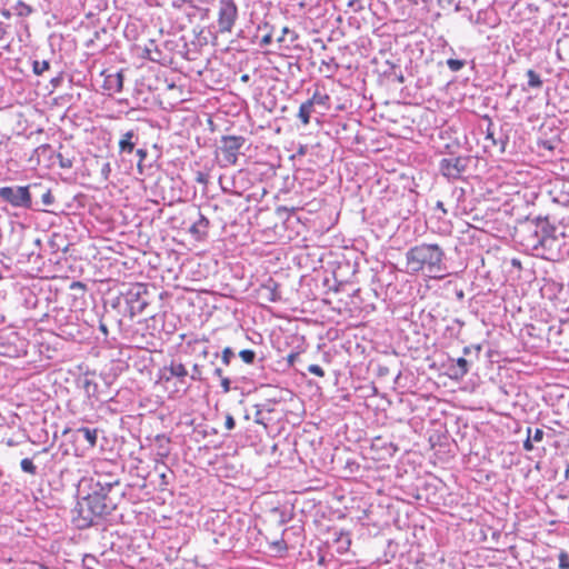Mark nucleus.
Instances as JSON below:
<instances>
[{
	"label": "nucleus",
	"mask_w": 569,
	"mask_h": 569,
	"mask_svg": "<svg viewBox=\"0 0 569 569\" xmlns=\"http://www.w3.org/2000/svg\"><path fill=\"white\" fill-rule=\"evenodd\" d=\"M463 326L465 322L462 320L458 318L452 319L451 322L447 325L445 332L449 338H458Z\"/></svg>",
	"instance_id": "nucleus-28"
},
{
	"label": "nucleus",
	"mask_w": 569,
	"mask_h": 569,
	"mask_svg": "<svg viewBox=\"0 0 569 569\" xmlns=\"http://www.w3.org/2000/svg\"><path fill=\"white\" fill-rule=\"evenodd\" d=\"M148 305V289L142 283H136L127 289V291L120 292L111 302L113 309H117L119 313L130 319L142 313Z\"/></svg>",
	"instance_id": "nucleus-4"
},
{
	"label": "nucleus",
	"mask_w": 569,
	"mask_h": 569,
	"mask_svg": "<svg viewBox=\"0 0 569 569\" xmlns=\"http://www.w3.org/2000/svg\"><path fill=\"white\" fill-rule=\"evenodd\" d=\"M258 33H261L260 36V46L267 47L271 44L272 42V27H270L267 22L262 26H258ZM259 37V34H257Z\"/></svg>",
	"instance_id": "nucleus-25"
},
{
	"label": "nucleus",
	"mask_w": 569,
	"mask_h": 569,
	"mask_svg": "<svg viewBox=\"0 0 569 569\" xmlns=\"http://www.w3.org/2000/svg\"><path fill=\"white\" fill-rule=\"evenodd\" d=\"M471 162L469 156L442 158L439 162V170L449 180L461 179Z\"/></svg>",
	"instance_id": "nucleus-9"
},
{
	"label": "nucleus",
	"mask_w": 569,
	"mask_h": 569,
	"mask_svg": "<svg viewBox=\"0 0 569 569\" xmlns=\"http://www.w3.org/2000/svg\"><path fill=\"white\" fill-rule=\"evenodd\" d=\"M452 369L455 370L456 377H463L470 370L469 361L466 358L460 357L456 360V367H452Z\"/></svg>",
	"instance_id": "nucleus-31"
},
{
	"label": "nucleus",
	"mask_w": 569,
	"mask_h": 569,
	"mask_svg": "<svg viewBox=\"0 0 569 569\" xmlns=\"http://www.w3.org/2000/svg\"><path fill=\"white\" fill-rule=\"evenodd\" d=\"M307 370L315 375V376H318V377H323L325 376V370L319 366V365H309L307 367Z\"/></svg>",
	"instance_id": "nucleus-43"
},
{
	"label": "nucleus",
	"mask_w": 569,
	"mask_h": 569,
	"mask_svg": "<svg viewBox=\"0 0 569 569\" xmlns=\"http://www.w3.org/2000/svg\"><path fill=\"white\" fill-rule=\"evenodd\" d=\"M254 408H256L254 422L258 425H262L264 428H267L271 418L268 417L263 411V408H266V406H257L256 405Z\"/></svg>",
	"instance_id": "nucleus-32"
},
{
	"label": "nucleus",
	"mask_w": 569,
	"mask_h": 569,
	"mask_svg": "<svg viewBox=\"0 0 569 569\" xmlns=\"http://www.w3.org/2000/svg\"><path fill=\"white\" fill-rule=\"evenodd\" d=\"M543 430L536 428L533 431L531 430V439L535 442H540L543 439Z\"/></svg>",
	"instance_id": "nucleus-46"
},
{
	"label": "nucleus",
	"mask_w": 569,
	"mask_h": 569,
	"mask_svg": "<svg viewBox=\"0 0 569 569\" xmlns=\"http://www.w3.org/2000/svg\"><path fill=\"white\" fill-rule=\"evenodd\" d=\"M258 406H266V408H263V411L267 416L270 415L271 412H273V407L270 401H266L264 403H259Z\"/></svg>",
	"instance_id": "nucleus-56"
},
{
	"label": "nucleus",
	"mask_w": 569,
	"mask_h": 569,
	"mask_svg": "<svg viewBox=\"0 0 569 569\" xmlns=\"http://www.w3.org/2000/svg\"><path fill=\"white\" fill-rule=\"evenodd\" d=\"M299 356H300L299 352H291V353H289L288 357H287L288 363L290 366H293L296 360L299 358Z\"/></svg>",
	"instance_id": "nucleus-55"
},
{
	"label": "nucleus",
	"mask_w": 569,
	"mask_h": 569,
	"mask_svg": "<svg viewBox=\"0 0 569 569\" xmlns=\"http://www.w3.org/2000/svg\"><path fill=\"white\" fill-rule=\"evenodd\" d=\"M90 488H98L109 493L127 492L120 488L118 466L111 461L100 460L94 463L93 476L89 479Z\"/></svg>",
	"instance_id": "nucleus-5"
},
{
	"label": "nucleus",
	"mask_w": 569,
	"mask_h": 569,
	"mask_svg": "<svg viewBox=\"0 0 569 569\" xmlns=\"http://www.w3.org/2000/svg\"><path fill=\"white\" fill-rule=\"evenodd\" d=\"M61 81H62V74L61 73H59L57 77H54V78H52L50 80V82H51V84L53 87H58L61 83Z\"/></svg>",
	"instance_id": "nucleus-57"
},
{
	"label": "nucleus",
	"mask_w": 569,
	"mask_h": 569,
	"mask_svg": "<svg viewBox=\"0 0 569 569\" xmlns=\"http://www.w3.org/2000/svg\"><path fill=\"white\" fill-rule=\"evenodd\" d=\"M56 158L58 160L60 168L71 169L73 167V158H70L67 154H63L62 152H58L56 154Z\"/></svg>",
	"instance_id": "nucleus-38"
},
{
	"label": "nucleus",
	"mask_w": 569,
	"mask_h": 569,
	"mask_svg": "<svg viewBox=\"0 0 569 569\" xmlns=\"http://www.w3.org/2000/svg\"><path fill=\"white\" fill-rule=\"evenodd\" d=\"M527 432H528V437L523 442V448L527 451H531L533 449L532 439H531V428H528Z\"/></svg>",
	"instance_id": "nucleus-48"
},
{
	"label": "nucleus",
	"mask_w": 569,
	"mask_h": 569,
	"mask_svg": "<svg viewBox=\"0 0 569 569\" xmlns=\"http://www.w3.org/2000/svg\"><path fill=\"white\" fill-rule=\"evenodd\" d=\"M11 10L16 16L21 18L28 17L33 12V8L21 0H19L14 6H12Z\"/></svg>",
	"instance_id": "nucleus-29"
},
{
	"label": "nucleus",
	"mask_w": 569,
	"mask_h": 569,
	"mask_svg": "<svg viewBox=\"0 0 569 569\" xmlns=\"http://www.w3.org/2000/svg\"><path fill=\"white\" fill-rule=\"evenodd\" d=\"M99 37H100V32H99V31H96V32H94V37H93L92 39H90V40H88V41H87V43H86L87 48H90V47L93 44V42H94L97 39H99Z\"/></svg>",
	"instance_id": "nucleus-59"
},
{
	"label": "nucleus",
	"mask_w": 569,
	"mask_h": 569,
	"mask_svg": "<svg viewBox=\"0 0 569 569\" xmlns=\"http://www.w3.org/2000/svg\"><path fill=\"white\" fill-rule=\"evenodd\" d=\"M559 569H569V555L566 551H561L558 556Z\"/></svg>",
	"instance_id": "nucleus-42"
},
{
	"label": "nucleus",
	"mask_w": 569,
	"mask_h": 569,
	"mask_svg": "<svg viewBox=\"0 0 569 569\" xmlns=\"http://www.w3.org/2000/svg\"><path fill=\"white\" fill-rule=\"evenodd\" d=\"M332 543L336 547V551L340 555L347 552L351 546V538L348 531L333 530L332 531Z\"/></svg>",
	"instance_id": "nucleus-18"
},
{
	"label": "nucleus",
	"mask_w": 569,
	"mask_h": 569,
	"mask_svg": "<svg viewBox=\"0 0 569 569\" xmlns=\"http://www.w3.org/2000/svg\"><path fill=\"white\" fill-rule=\"evenodd\" d=\"M36 152H37L38 154H44V153H47V152H53V150H52V148H51V146H50V144H41L40 147H38V148L36 149Z\"/></svg>",
	"instance_id": "nucleus-52"
},
{
	"label": "nucleus",
	"mask_w": 569,
	"mask_h": 569,
	"mask_svg": "<svg viewBox=\"0 0 569 569\" xmlns=\"http://www.w3.org/2000/svg\"><path fill=\"white\" fill-rule=\"evenodd\" d=\"M148 157V150L146 147H139L136 149L132 159L136 160V164L140 174H143L144 168L150 167L151 164L146 163V159Z\"/></svg>",
	"instance_id": "nucleus-23"
},
{
	"label": "nucleus",
	"mask_w": 569,
	"mask_h": 569,
	"mask_svg": "<svg viewBox=\"0 0 569 569\" xmlns=\"http://www.w3.org/2000/svg\"><path fill=\"white\" fill-rule=\"evenodd\" d=\"M66 323H60L58 326L57 335L66 340H78L82 337V332L80 330V326L76 323L73 320L77 319V316L69 311V316L64 317Z\"/></svg>",
	"instance_id": "nucleus-13"
},
{
	"label": "nucleus",
	"mask_w": 569,
	"mask_h": 569,
	"mask_svg": "<svg viewBox=\"0 0 569 569\" xmlns=\"http://www.w3.org/2000/svg\"><path fill=\"white\" fill-rule=\"evenodd\" d=\"M258 353L251 349H243L239 351L240 359L247 365H253Z\"/></svg>",
	"instance_id": "nucleus-35"
},
{
	"label": "nucleus",
	"mask_w": 569,
	"mask_h": 569,
	"mask_svg": "<svg viewBox=\"0 0 569 569\" xmlns=\"http://www.w3.org/2000/svg\"><path fill=\"white\" fill-rule=\"evenodd\" d=\"M20 467H21L22 471H24L29 475H32V476L37 475V466L33 463L32 459H30V458L22 459L20 462Z\"/></svg>",
	"instance_id": "nucleus-37"
},
{
	"label": "nucleus",
	"mask_w": 569,
	"mask_h": 569,
	"mask_svg": "<svg viewBox=\"0 0 569 569\" xmlns=\"http://www.w3.org/2000/svg\"><path fill=\"white\" fill-rule=\"evenodd\" d=\"M102 76H104V79H103V89L109 91V92H113V93H118L120 91H122L123 89V72L122 71H117V72H113V73H107L106 71H102Z\"/></svg>",
	"instance_id": "nucleus-16"
},
{
	"label": "nucleus",
	"mask_w": 569,
	"mask_h": 569,
	"mask_svg": "<svg viewBox=\"0 0 569 569\" xmlns=\"http://www.w3.org/2000/svg\"><path fill=\"white\" fill-rule=\"evenodd\" d=\"M99 330L104 335V337L108 336V327H107V325L104 322L100 321Z\"/></svg>",
	"instance_id": "nucleus-60"
},
{
	"label": "nucleus",
	"mask_w": 569,
	"mask_h": 569,
	"mask_svg": "<svg viewBox=\"0 0 569 569\" xmlns=\"http://www.w3.org/2000/svg\"><path fill=\"white\" fill-rule=\"evenodd\" d=\"M197 216L198 219L191 223L189 232L196 240H203L208 236L210 221L200 210H197Z\"/></svg>",
	"instance_id": "nucleus-15"
},
{
	"label": "nucleus",
	"mask_w": 569,
	"mask_h": 569,
	"mask_svg": "<svg viewBox=\"0 0 569 569\" xmlns=\"http://www.w3.org/2000/svg\"><path fill=\"white\" fill-rule=\"evenodd\" d=\"M329 100L330 97L327 93H323L319 90H316L311 98H309L307 101L311 102V106L316 108V106H320L323 109H328L329 107Z\"/></svg>",
	"instance_id": "nucleus-27"
},
{
	"label": "nucleus",
	"mask_w": 569,
	"mask_h": 569,
	"mask_svg": "<svg viewBox=\"0 0 569 569\" xmlns=\"http://www.w3.org/2000/svg\"><path fill=\"white\" fill-rule=\"evenodd\" d=\"M471 348H472V347H469V346H468V347H465V348H463V355H469V353L471 352Z\"/></svg>",
	"instance_id": "nucleus-64"
},
{
	"label": "nucleus",
	"mask_w": 569,
	"mask_h": 569,
	"mask_svg": "<svg viewBox=\"0 0 569 569\" xmlns=\"http://www.w3.org/2000/svg\"><path fill=\"white\" fill-rule=\"evenodd\" d=\"M77 441L84 440L88 448H94L98 441V429L80 427L73 431Z\"/></svg>",
	"instance_id": "nucleus-17"
},
{
	"label": "nucleus",
	"mask_w": 569,
	"mask_h": 569,
	"mask_svg": "<svg viewBox=\"0 0 569 569\" xmlns=\"http://www.w3.org/2000/svg\"><path fill=\"white\" fill-rule=\"evenodd\" d=\"M244 142L246 139L241 136H222L219 146L222 167L237 164L238 156L240 154V150Z\"/></svg>",
	"instance_id": "nucleus-8"
},
{
	"label": "nucleus",
	"mask_w": 569,
	"mask_h": 569,
	"mask_svg": "<svg viewBox=\"0 0 569 569\" xmlns=\"http://www.w3.org/2000/svg\"><path fill=\"white\" fill-rule=\"evenodd\" d=\"M159 478L161 487H164L169 483L168 476L164 472L160 473Z\"/></svg>",
	"instance_id": "nucleus-58"
},
{
	"label": "nucleus",
	"mask_w": 569,
	"mask_h": 569,
	"mask_svg": "<svg viewBox=\"0 0 569 569\" xmlns=\"http://www.w3.org/2000/svg\"><path fill=\"white\" fill-rule=\"evenodd\" d=\"M381 448H383L389 456H392L398 449L392 442L383 443Z\"/></svg>",
	"instance_id": "nucleus-50"
},
{
	"label": "nucleus",
	"mask_w": 569,
	"mask_h": 569,
	"mask_svg": "<svg viewBox=\"0 0 569 569\" xmlns=\"http://www.w3.org/2000/svg\"><path fill=\"white\" fill-rule=\"evenodd\" d=\"M488 121L489 122L486 130V140H490L491 146L500 147V151L503 152L508 143V137L502 133L497 136L492 121L490 119H488Z\"/></svg>",
	"instance_id": "nucleus-19"
},
{
	"label": "nucleus",
	"mask_w": 569,
	"mask_h": 569,
	"mask_svg": "<svg viewBox=\"0 0 569 569\" xmlns=\"http://www.w3.org/2000/svg\"><path fill=\"white\" fill-rule=\"evenodd\" d=\"M110 172H111V166H110V163H109V162H104V163L102 164V167H101V174L103 176V178H104L106 180H108Z\"/></svg>",
	"instance_id": "nucleus-51"
},
{
	"label": "nucleus",
	"mask_w": 569,
	"mask_h": 569,
	"mask_svg": "<svg viewBox=\"0 0 569 569\" xmlns=\"http://www.w3.org/2000/svg\"><path fill=\"white\" fill-rule=\"evenodd\" d=\"M220 385L223 390V392H229L231 390V381L228 377H223L220 379Z\"/></svg>",
	"instance_id": "nucleus-49"
},
{
	"label": "nucleus",
	"mask_w": 569,
	"mask_h": 569,
	"mask_svg": "<svg viewBox=\"0 0 569 569\" xmlns=\"http://www.w3.org/2000/svg\"><path fill=\"white\" fill-rule=\"evenodd\" d=\"M446 64L452 72H458L466 67L467 61L463 59L449 58L447 59Z\"/></svg>",
	"instance_id": "nucleus-36"
},
{
	"label": "nucleus",
	"mask_w": 569,
	"mask_h": 569,
	"mask_svg": "<svg viewBox=\"0 0 569 569\" xmlns=\"http://www.w3.org/2000/svg\"><path fill=\"white\" fill-rule=\"evenodd\" d=\"M143 58L161 63L163 60V52L158 48L154 40H149V43L143 49Z\"/></svg>",
	"instance_id": "nucleus-21"
},
{
	"label": "nucleus",
	"mask_w": 569,
	"mask_h": 569,
	"mask_svg": "<svg viewBox=\"0 0 569 569\" xmlns=\"http://www.w3.org/2000/svg\"><path fill=\"white\" fill-rule=\"evenodd\" d=\"M298 36L295 31L290 30L288 27L282 28L281 34L277 38V41L281 47L288 48L297 40Z\"/></svg>",
	"instance_id": "nucleus-26"
},
{
	"label": "nucleus",
	"mask_w": 569,
	"mask_h": 569,
	"mask_svg": "<svg viewBox=\"0 0 569 569\" xmlns=\"http://www.w3.org/2000/svg\"><path fill=\"white\" fill-rule=\"evenodd\" d=\"M66 316H69V312L68 313H64V312H58L57 313V316L54 317V321H56V326L57 327L60 323H66V319H64Z\"/></svg>",
	"instance_id": "nucleus-54"
},
{
	"label": "nucleus",
	"mask_w": 569,
	"mask_h": 569,
	"mask_svg": "<svg viewBox=\"0 0 569 569\" xmlns=\"http://www.w3.org/2000/svg\"><path fill=\"white\" fill-rule=\"evenodd\" d=\"M188 376L187 368L183 363L176 360H171L168 366L161 369V379L169 381L172 378L179 379L181 383H186V377Z\"/></svg>",
	"instance_id": "nucleus-14"
},
{
	"label": "nucleus",
	"mask_w": 569,
	"mask_h": 569,
	"mask_svg": "<svg viewBox=\"0 0 569 569\" xmlns=\"http://www.w3.org/2000/svg\"><path fill=\"white\" fill-rule=\"evenodd\" d=\"M190 378L193 381H202L203 380L201 366H199L198 363L193 365Z\"/></svg>",
	"instance_id": "nucleus-41"
},
{
	"label": "nucleus",
	"mask_w": 569,
	"mask_h": 569,
	"mask_svg": "<svg viewBox=\"0 0 569 569\" xmlns=\"http://www.w3.org/2000/svg\"><path fill=\"white\" fill-rule=\"evenodd\" d=\"M527 77H528V87L529 88H536V89H539L542 87V80L539 76V73H537L535 70L532 69H529L527 71Z\"/></svg>",
	"instance_id": "nucleus-33"
},
{
	"label": "nucleus",
	"mask_w": 569,
	"mask_h": 569,
	"mask_svg": "<svg viewBox=\"0 0 569 569\" xmlns=\"http://www.w3.org/2000/svg\"><path fill=\"white\" fill-rule=\"evenodd\" d=\"M40 184L29 186H8L0 188V200L9 203L13 208L34 209L32 198L36 191L40 190Z\"/></svg>",
	"instance_id": "nucleus-6"
},
{
	"label": "nucleus",
	"mask_w": 569,
	"mask_h": 569,
	"mask_svg": "<svg viewBox=\"0 0 569 569\" xmlns=\"http://www.w3.org/2000/svg\"><path fill=\"white\" fill-rule=\"evenodd\" d=\"M445 251L437 243H420L406 252L407 269L411 273L438 276L446 270Z\"/></svg>",
	"instance_id": "nucleus-3"
},
{
	"label": "nucleus",
	"mask_w": 569,
	"mask_h": 569,
	"mask_svg": "<svg viewBox=\"0 0 569 569\" xmlns=\"http://www.w3.org/2000/svg\"><path fill=\"white\" fill-rule=\"evenodd\" d=\"M139 134L136 130H129L120 136L119 139V154L122 160H129L133 162L132 156L136 149L139 148Z\"/></svg>",
	"instance_id": "nucleus-11"
},
{
	"label": "nucleus",
	"mask_w": 569,
	"mask_h": 569,
	"mask_svg": "<svg viewBox=\"0 0 569 569\" xmlns=\"http://www.w3.org/2000/svg\"><path fill=\"white\" fill-rule=\"evenodd\" d=\"M51 63L50 60L47 59H33L32 60V71L36 76H43V73L50 70Z\"/></svg>",
	"instance_id": "nucleus-30"
},
{
	"label": "nucleus",
	"mask_w": 569,
	"mask_h": 569,
	"mask_svg": "<svg viewBox=\"0 0 569 569\" xmlns=\"http://www.w3.org/2000/svg\"><path fill=\"white\" fill-rule=\"evenodd\" d=\"M436 209H439V210H441L443 213H447V210L445 209V206H443V202H442V201H437V203H436Z\"/></svg>",
	"instance_id": "nucleus-62"
},
{
	"label": "nucleus",
	"mask_w": 569,
	"mask_h": 569,
	"mask_svg": "<svg viewBox=\"0 0 569 569\" xmlns=\"http://www.w3.org/2000/svg\"><path fill=\"white\" fill-rule=\"evenodd\" d=\"M40 192L41 202L43 206L49 207L53 204L54 197L49 188H42L36 191V194Z\"/></svg>",
	"instance_id": "nucleus-34"
},
{
	"label": "nucleus",
	"mask_w": 569,
	"mask_h": 569,
	"mask_svg": "<svg viewBox=\"0 0 569 569\" xmlns=\"http://www.w3.org/2000/svg\"><path fill=\"white\" fill-rule=\"evenodd\" d=\"M316 112V108L311 106V102L305 101L300 104L298 118L300 121L307 126L310 122V117Z\"/></svg>",
	"instance_id": "nucleus-24"
},
{
	"label": "nucleus",
	"mask_w": 569,
	"mask_h": 569,
	"mask_svg": "<svg viewBox=\"0 0 569 569\" xmlns=\"http://www.w3.org/2000/svg\"><path fill=\"white\" fill-rule=\"evenodd\" d=\"M519 243L536 257L555 261L561 258L565 233L559 232L548 217L527 219L516 228Z\"/></svg>",
	"instance_id": "nucleus-1"
},
{
	"label": "nucleus",
	"mask_w": 569,
	"mask_h": 569,
	"mask_svg": "<svg viewBox=\"0 0 569 569\" xmlns=\"http://www.w3.org/2000/svg\"><path fill=\"white\" fill-rule=\"evenodd\" d=\"M213 375L220 379L224 377L221 368H216Z\"/></svg>",
	"instance_id": "nucleus-61"
},
{
	"label": "nucleus",
	"mask_w": 569,
	"mask_h": 569,
	"mask_svg": "<svg viewBox=\"0 0 569 569\" xmlns=\"http://www.w3.org/2000/svg\"><path fill=\"white\" fill-rule=\"evenodd\" d=\"M97 562H98V560L94 556L86 555V557L83 558V563L87 569H93L92 565H94Z\"/></svg>",
	"instance_id": "nucleus-47"
},
{
	"label": "nucleus",
	"mask_w": 569,
	"mask_h": 569,
	"mask_svg": "<svg viewBox=\"0 0 569 569\" xmlns=\"http://www.w3.org/2000/svg\"><path fill=\"white\" fill-rule=\"evenodd\" d=\"M239 18L234 0H219L217 4V33H231Z\"/></svg>",
	"instance_id": "nucleus-7"
},
{
	"label": "nucleus",
	"mask_w": 569,
	"mask_h": 569,
	"mask_svg": "<svg viewBox=\"0 0 569 569\" xmlns=\"http://www.w3.org/2000/svg\"><path fill=\"white\" fill-rule=\"evenodd\" d=\"M236 357V352L232 348L226 347L221 352V361L223 365L229 366L231 360Z\"/></svg>",
	"instance_id": "nucleus-40"
},
{
	"label": "nucleus",
	"mask_w": 569,
	"mask_h": 569,
	"mask_svg": "<svg viewBox=\"0 0 569 569\" xmlns=\"http://www.w3.org/2000/svg\"><path fill=\"white\" fill-rule=\"evenodd\" d=\"M224 426L228 430H232L236 426V421L231 415H227Z\"/></svg>",
	"instance_id": "nucleus-53"
},
{
	"label": "nucleus",
	"mask_w": 569,
	"mask_h": 569,
	"mask_svg": "<svg viewBox=\"0 0 569 569\" xmlns=\"http://www.w3.org/2000/svg\"><path fill=\"white\" fill-rule=\"evenodd\" d=\"M551 201L561 207H569V192L555 187L549 191Z\"/></svg>",
	"instance_id": "nucleus-22"
},
{
	"label": "nucleus",
	"mask_w": 569,
	"mask_h": 569,
	"mask_svg": "<svg viewBox=\"0 0 569 569\" xmlns=\"http://www.w3.org/2000/svg\"><path fill=\"white\" fill-rule=\"evenodd\" d=\"M81 386L87 397L91 400V405H93L94 401L103 403L112 400L108 387L104 386V389H100L99 383L89 375H86L81 379Z\"/></svg>",
	"instance_id": "nucleus-10"
},
{
	"label": "nucleus",
	"mask_w": 569,
	"mask_h": 569,
	"mask_svg": "<svg viewBox=\"0 0 569 569\" xmlns=\"http://www.w3.org/2000/svg\"><path fill=\"white\" fill-rule=\"evenodd\" d=\"M127 492L109 493L98 488H90V492L77 502L72 510V522L78 529H88L98 525L110 516L118 507Z\"/></svg>",
	"instance_id": "nucleus-2"
},
{
	"label": "nucleus",
	"mask_w": 569,
	"mask_h": 569,
	"mask_svg": "<svg viewBox=\"0 0 569 569\" xmlns=\"http://www.w3.org/2000/svg\"><path fill=\"white\" fill-rule=\"evenodd\" d=\"M321 63L323 66H326L329 71H332V72L337 71L339 68V64L336 62V59L332 57L329 58V60H322Z\"/></svg>",
	"instance_id": "nucleus-44"
},
{
	"label": "nucleus",
	"mask_w": 569,
	"mask_h": 569,
	"mask_svg": "<svg viewBox=\"0 0 569 569\" xmlns=\"http://www.w3.org/2000/svg\"><path fill=\"white\" fill-rule=\"evenodd\" d=\"M261 291L269 302H278L281 300L280 286L272 280L263 284Z\"/></svg>",
	"instance_id": "nucleus-20"
},
{
	"label": "nucleus",
	"mask_w": 569,
	"mask_h": 569,
	"mask_svg": "<svg viewBox=\"0 0 569 569\" xmlns=\"http://www.w3.org/2000/svg\"><path fill=\"white\" fill-rule=\"evenodd\" d=\"M227 527H228V529L222 530L220 532V536L228 537L230 540H233V539L238 540L239 538L237 537V532L233 531V529H232L234 527V523H233V519L231 517L229 518V522L227 523Z\"/></svg>",
	"instance_id": "nucleus-39"
},
{
	"label": "nucleus",
	"mask_w": 569,
	"mask_h": 569,
	"mask_svg": "<svg viewBox=\"0 0 569 569\" xmlns=\"http://www.w3.org/2000/svg\"><path fill=\"white\" fill-rule=\"evenodd\" d=\"M40 238H34L31 241H29L28 238H24L19 246L20 259L18 261L37 262V260L40 258Z\"/></svg>",
	"instance_id": "nucleus-12"
},
{
	"label": "nucleus",
	"mask_w": 569,
	"mask_h": 569,
	"mask_svg": "<svg viewBox=\"0 0 569 569\" xmlns=\"http://www.w3.org/2000/svg\"><path fill=\"white\" fill-rule=\"evenodd\" d=\"M456 297L458 300H462L465 298V293H463V290H457L456 291Z\"/></svg>",
	"instance_id": "nucleus-63"
},
{
	"label": "nucleus",
	"mask_w": 569,
	"mask_h": 569,
	"mask_svg": "<svg viewBox=\"0 0 569 569\" xmlns=\"http://www.w3.org/2000/svg\"><path fill=\"white\" fill-rule=\"evenodd\" d=\"M347 6L352 9L353 12H359L363 8L361 0H348Z\"/></svg>",
	"instance_id": "nucleus-45"
}]
</instances>
